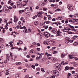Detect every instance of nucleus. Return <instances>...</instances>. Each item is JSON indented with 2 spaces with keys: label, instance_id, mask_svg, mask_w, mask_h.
Returning <instances> with one entry per match:
<instances>
[{
  "label": "nucleus",
  "instance_id": "obj_13",
  "mask_svg": "<svg viewBox=\"0 0 78 78\" xmlns=\"http://www.w3.org/2000/svg\"><path fill=\"white\" fill-rule=\"evenodd\" d=\"M4 42V40L3 39L0 40V43L2 44V43H3Z\"/></svg>",
  "mask_w": 78,
  "mask_h": 78
},
{
  "label": "nucleus",
  "instance_id": "obj_42",
  "mask_svg": "<svg viewBox=\"0 0 78 78\" xmlns=\"http://www.w3.org/2000/svg\"><path fill=\"white\" fill-rule=\"evenodd\" d=\"M9 60H5L4 61V62L5 63V64H6V62H7V61H8Z\"/></svg>",
  "mask_w": 78,
  "mask_h": 78
},
{
  "label": "nucleus",
  "instance_id": "obj_45",
  "mask_svg": "<svg viewBox=\"0 0 78 78\" xmlns=\"http://www.w3.org/2000/svg\"><path fill=\"white\" fill-rule=\"evenodd\" d=\"M55 75H53L51 77H50V78H55Z\"/></svg>",
  "mask_w": 78,
  "mask_h": 78
},
{
  "label": "nucleus",
  "instance_id": "obj_25",
  "mask_svg": "<svg viewBox=\"0 0 78 78\" xmlns=\"http://www.w3.org/2000/svg\"><path fill=\"white\" fill-rule=\"evenodd\" d=\"M44 53H41V54L40 53H38V54L40 55V57H41V56H42V55H44Z\"/></svg>",
  "mask_w": 78,
  "mask_h": 78
},
{
  "label": "nucleus",
  "instance_id": "obj_57",
  "mask_svg": "<svg viewBox=\"0 0 78 78\" xmlns=\"http://www.w3.org/2000/svg\"><path fill=\"white\" fill-rule=\"evenodd\" d=\"M69 27H70V28H74V27L70 25Z\"/></svg>",
  "mask_w": 78,
  "mask_h": 78
},
{
  "label": "nucleus",
  "instance_id": "obj_40",
  "mask_svg": "<svg viewBox=\"0 0 78 78\" xmlns=\"http://www.w3.org/2000/svg\"><path fill=\"white\" fill-rule=\"evenodd\" d=\"M34 59H33V58H31L30 59V60H29V61H33Z\"/></svg>",
  "mask_w": 78,
  "mask_h": 78
},
{
  "label": "nucleus",
  "instance_id": "obj_14",
  "mask_svg": "<svg viewBox=\"0 0 78 78\" xmlns=\"http://www.w3.org/2000/svg\"><path fill=\"white\" fill-rule=\"evenodd\" d=\"M52 59L53 61H57V58H53Z\"/></svg>",
  "mask_w": 78,
  "mask_h": 78
},
{
  "label": "nucleus",
  "instance_id": "obj_27",
  "mask_svg": "<svg viewBox=\"0 0 78 78\" xmlns=\"http://www.w3.org/2000/svg\"><path fill=\"white\" fill-rule=\"evenodd\" d=\"M24 28V29H26V27L25 26H23V27H20V29H22V30Z\"/></svg>",
  "mask_w": 78,
  "mask_h": 78
},
{
  "label": "nucleus",
  "instance_id": "obj_62",
  "mask_svg": "<svg viewBox=\"0 0 78 78\" xmlns=\"http://www.w3.org/2000/svg\"><path fill=\"white\" fill-rule=\"evenodd\" d=\"M52 21H55V20H56V19H55V18H53L52 20Z\"/></svg>",
  "mask_w": 78,
  "mask_h": 78
},
{
  "label": "nucleus",
  "instance_id": "obj_49",
  "mask_svg": "<svg viewBox=\"0 0 78 78\" xmlns=\"http://www.w3.org/2000/svg\"><path fill=\"white\" fill-rule=\"evenodd\" d=\"M62 64L63 65H65V63L64 61L62 62Z\"/></svg>",
  "mask_w": 78,
  "mask_h": 78
},
{
  "label": "nucleus",
  "instance_id": "obj_50",
  "mask_svg": "<svg viewBox=\"0 0 78 78\" xmlns=\"http://www.w3.org/2000/svg\"><path fill=\"white\" fill-rule=\"evenodd\" d=\"M41 14L39 13L38 14H37V16L38 17H40V16H41Z\"/></svg>",
  "mask_w": 78,
  "mask_h": 78
},
{
  "label": "nucleus",
  "instance_id": "obj_7",
  "mask_svg": "<svg viewBox=\"0 0 78 78\" xmlns=\"http://www.w3.org/2000/svg\"><path fill=\"white\" fill-rule=\"evenodd\" d=\"M71 75V74L70 73H69L68 74V76L67 78H72V77L70 76Z\"/></svg>",
  "mask_w": 78,
  "mask_h": 78
},
{
  "label": "nucleus",
  "instance_id": "obj_37",
  "mask_svg": "<svg viewBox=\"0 0 78 78\" xmlns=\"http://www.w3.org/2000/svg\"><path fill=\"white\" fill-rule=\"evenodd\" d=\"M68 9H69L70 11H72V9H70V7L69 6L68 7Z\"/></svg>",
  "mask_w": 78,
  "mask_h": 78
},
{
  "label": "nucleus",
  "instance_id": "obj_53",
  "mask_svg": "<svg viewBox=\"0 0 78 78\" xmlns=\"http://www.w3.org/2000/svg\"><path fill=\"white\" fill-rule=\"evenodd\" d=\"M11 60L12 61H15V59H14L13 58H12V59L11 58Z\"/></svg>",
  "mask_w": 78,
  "mask_h": 78
},
{
  "label": "nucleus",
  "instance_id": "obj_20",
  "mask_svg": "<svg viewBox=\"0 0 78 78\" xmlns=\"http://www.w3.org/2000/svg\"><path fill=\"white\" fill-rule=\"evenodd\" d=\"M27 29H26L24 30H23V32L24 33H28V31H27Z\"/></svg>",
  "mask_w": 78,
  "mask_h": 78
},
{
  "label": "nucleus",
  "instance_id": "obj_4",
  "mask_svg": "<svg viewBox=\"0 0 78 78\" xmlns=\"http://www.w3.org/2000/svg\"><path fill=\"white\" fill-rule=\"evenodd\" d=\"M18 20V19L17 18V17H16V16H15L14 18V22H17Z\"/></svg>",
  "mask_w": 78,
  "mask_h": 78
},
{
  "label": "nucleus",
  "instance_id": "obj_60",
  "mask_svg": "<svg viewBox=\"0 0 78 78\" xmlns=\"http://www.w3.org/2000/svg\"><path fill=\"white\" fill-rule=\"evenodd\" d=\"M62 2H59V4L61 5H62Z\"/></svg>",
  "mask_w": 78,
  "mask_h": 78
},
{
  "label": "nucleus",
  "instance_id": "obj_24",
  "mask_svg": "<svg viewBox=\"0 0 78 78\" xmlns=\"http://www.w3.org/2000/svg\"><path fill=\"white\" fill-rule=\"evenodd\" d=\"M69 58L70 59H72V58H73V56L72 55H69Z\"/></svg>",
  "mask_w": 78,
  "mask_h": 78
},
{
  "label": "nucleus",
  "instance_id": "obj_56",
  "mask_svg": "<svg viewBox=\"0 0 78 78\" xmlns=\"http://www.w3.org/2000/svg\"><path fill=\"white\" fill-rule=\"evenodd\" d=\"M13 8H16V6L15 5H14L13 7Z\"/></svg>",
  "mask_w": 78,
  "mask_h": 78
},
{
  "label": "nucleus",
  "instance_id": "obj_19",
  "mask_svg": "<svg viewBox=\"0 0 78 78\" xmlns=\"http://www.w3.org/2000/svg\"><path fill=\"white\" fill-rule=\"evenodd\" d=\"M34 24L35 25H38V22L37 21L34 22Z\"/></svg>",
  "mask_w": 78,
  "mask_h": 78
},
{
  "label": "nucleus",
  "instance_id": "obj_64",
  "mask_svg": "<svg viewBox=\"0 0 78 78\" xmlns=\"http://www.w3.org/2000/svg\"><path fill=\"white\" fill-rule=\"evenodd\" d=\"M75 76H76L75 77L76 78H78V75H76Z\"/></svg>",
  "mask_w": 78,
  "mask_h": 78
},
{
  "label": "nucleus",
  "instance_id": "obj_18",
  "mask_svg": "<svg viewBox=\"0 0 78 78\" xmlns=\"http://www.w3.org/2000/svg\"><path fill=\"white\" fill-rule=\"evenodd\" d=\"M20 77V76L18 75V74H16V78H19Z\"/></svg>",
  "mask_w": 78,
  "mask_h": 78
},
{
  "label": "nucleus",
  "instance_id": "obj_38",
  "mask_svg": "<svg viewBox=\"0 0 78 78\" xmlns=\"http://www.w3.org/2000/svg\"><path fill=\"white\" fill-rule=\"evenodd\" d=\"M37 51H40V50H41V49L40 48H37Z\"/></svg>",
  "mask_w": 78,
  "mask_h": 78
},
{
  "label": "nucleus",
  "instance_id": "obj_23",
  "mask_svg": "<svg viewBox=\"0 0 78 78\" xmlns=\"http://www.w3.org/2000/svg\"><path fill=\"white\" fill-rule=\"evenodd\" d=\"M73 23L74 25H76L77 24V23H76L75 21H73Z\"/></svg>",
  "mask_w": 78,
  "mask_h": 78
},
{
  "label": "nucleus",
  "instance_id": "obj_54",
  "mask_svg": "<svg viewBox=\"0 0 78 78\" xmlns=\"http://www.w3.org/2000/svg\"><path fill=\"white\" fill-rule=\"evenodd\" d=\"M5 28L6 30H8V27L6 26H5Z\"/></svg>",
  "mask_w": 78,
  "mask_h": 78
},
{
  "label": "nucleus",
  "instance_id": "obj_10",
  "mask_svg": "<svg viewBox=\"0 0 78 78\" xmlns=\"http://www.w3.org/2000/svg\"><path fill=\"white\" fill-rule=\"evenodd\" d=\"M34 52V50L33 49L31 50L30 51V53H33Z\"/></svg>",
  "mask_w": 78,
  "mask_h": 78
},
{
  "label": "nucleus",
  "instance_id": "obj_32",
  "mask_svg": "<svg viewBox=\"0 0 78 78\" xmlns=\"http://www.w3.org/2000/svg\"><path fill=\"white\" fill-rule=\"evenodd\" d=\"M73 20H75L74 21L76 22H77L78 21V19H73Z\"/></svg>",
  "mask_w": 78,
  "mask_h": 78
},
{
  "label": "nucleus",
  "instance_id": "obj_59",
  "mask_svg": "<svg viewBox=\"0 0 78 78\" xmlns=\"http://www.w3.org/2000/svg\"><path fill=\"white\" fill-rule=\"evenodd\" d=\"M9 73L8 72L6 73L5 75H9Z\"/></svg>",
  "mask_w": 78,
  "mask_h": 78
},
{
  "label": "nucleus",
  "instance_id": "obj_33",
  "mask_svg": "<svg viewBox=\"0 0 78 78\" xmlns=\"http://www.w3.org/2000/svg\"><path fill=\"white\" fill-rule=\"evenodd\" d=\"M56 49V47H54L51 48V50H54V49Z\"/></svg>",
  "mask_w": 78,
  "mask_h": 78
},
{
  "label": "nucleus",
  "instance_id": "obj_55",
  "mask_svg": "<svg viewBox=\"0 0 78 78\" xmlns=\"http://www.w3.org/2000/svg\"><path fill=\"white\" fill-rule=\"evenodd\" d=\"M10 47H12V44L11 43H10Z\"/></svg>",
  "mask_w": 78,
  "mask_h": 78
},
{
  "label": "nucleus",
  "instance_id": "obj_11",
  "mask_svg": "<svg viewBox=\"0 0 78 78\" xmlns=\"http://www.w3.org/2000/svg\"><path fill=\"white\" fill-rule=\"evenodd\" d=\"M41 72H42L44 73L45 72V69H44L43 68H41Z\"/></svg>",
  "mask_w": 78,
  "mask_h": 78
},
{
  "label": "nucleus",
  "instance_id": "obj_58",
  "mask_svg": "<svg viewBox=\"0 0 78 78\" xmlns=\"http://www.w3.org/2000/svg\"><path fill=\"white\" fill-rule=\"evenodd\" d=\"M2 48H5V46L3 44H2Z\"/></svg>",
  "mask_w": 78,
  "mask_h": 78
},
{
  "label": "nucleus",
  "instance_id": "obj_30",
  "mask_svg": "<svg viewBox=\"0 0 78 78\" xmlns=\"http://www.w3.org/2000/svg\"><path fill=\"white\" fill-rule=\"evenodd\" d=\"M58 19H59V20H62V17H58Z\"/></svg>",
  "mask_w": 78,
  "mask_h": 78
},
{
  "label": "nucleus",
  "instance_id": "obj_12",
  "mask_svg": "<svg viewBox=\"0 0 78 78\" xmlns=\"http://www.w3.org/2000/svg\"><path fill=\"white\" fill-rule=\"evenodd\" d=\"M31 67H32V68H33V69H35V65H32L31 66Z\"/></svg>",
  "mask_w": 78,
  "mask_h": 78
},
{
  "label": "nucleus",
  "instance_id": "obj_28",
  "mask_svg": "<svg viewBox=\"0 0 78 78\" xmlns=\"http://www.w3.org/2000/svg\"><path fill=\"white\" fill-rule=\"evenodd\" d=\"M20 44H23V42L21 40L19 41Z\"/></svg>",
  "mask_w": 78,
  "mask_h": 78
},
{
  "label": "nucleus",
  "instance_id": "obj_48",
  "mask_svg": "<svg viewBox=\"0 0 78 78\" xmlns=\"http://www.w3.org/2000/svg\"><path fill=\"white\" fill-rule=\"evenodd\" d=\"M69 41L71 43H72L73 42V40H70V41Z\"/></svg>",
  "mask_w": 78,
  "mask_h": 78
},
{
  "label": "nucleus",
  "instance_id": "obj_3",
  "mask_svg": "<svg viewBox=\"0 0 78 78\" xmlns=\"http://www.w3.org/2000/svg\"><path fill=\"white\" fill-rule=\"evenodd\" d=\"M43 34H44V36H46V37H50V33L47 32H44L43 33Z\"/></svg>",
  "mask_w": 78,
  "mask_h": 78
},
{
  "label": "nucleus",
  "instance_id": "obj_31",
  "mask_svg": "<svg viewBox=\"0 0 78 78\" xmlns=\"http://www.w3.org/2000/svg\"><path fill=\"white\" fill-rule=\"evenodd\" d=\"M39 57H37L36 58V59H37V60H39V59L41 58V57H40V56Z\"/></svg>",
  "mask_w": 78,
  "mask_h": 78
},
{
  "label": "nucleus",
  "instance_id": "obj_1",
  "mask_svg": "<svg viewBox=\"0 0 78 78\" xmlns=\"http://www.w3.org/2000/svg\"><path fill=\"white\" fill-rule=\"evenodd\" d=\"M52 74L55 75V76H58L59 75V73L58 71L55 70L52 71Z\"/></svg>",
  "mask_w": 78,
  "mask_h": 78
},
{
  "label": "nucleus",
  "instance_id": "obj_61",
  "mask_svg": "<svg viewBox=\"0 0 78 78\" xmlns=\"http://www.w3.org/2000/svg\"><path fill=\"white\" fill-rule=\"evenodd\" d=\"M73 45H75V46L76 45V42L75 43H73Z\"/></svg>",
  "mask_w": 78,
  "mask_h": 78
},
{
  "label": "nucleus",
  "instance_id": "obj_47",
  "mask_svg": "<svg viewBox=\"0 0 78 78\" xmlns=\"http://www.w3.org/2000/svg\"><path fill=\"white\" fill-rule=\"evenodd\" d=\"M27 58H30V56L29 55H27Z\"/></svg>",
  "mask_w": 78,
  "mask_h": 78
},
{
  "label": "nucleus",
  "instance_id": "obj_52",
  "mask_svg": "<svg viewBox=\"0 0 78 78\" xmlns=\"http://www.w3.org/2000/svg\"><path fill=\"white\" fill-rule=\"evenodd\" d=\"M51 42L52 43H54V42H55V41L52 40H51Z\"/></svg>",
  "mask_w": 78,
  "mask_h": 78
},
{
  "label": "nucleus",
  "instance_id": "obj_29",
  "mask_svg": "<svg viewBox=\"0 0 78 78\" xmlns=\"http://www.w3.org/2000/svg\"><path fill=\"white\" fill-rule=\"evenodd\" d=\"M48 10V9H47L46 8H44L43 9V11H47Z\"/></svg>",
  "mask_w": 78,
  "mask_h": 78
},
{
  "label": "nucleus",
  "instance_id": "obj_21",
  "mask_svg": "<svg viewBox=\"0 0 78 78\" xmlns=\"http://www.w3.org/2000/svg\"><path fill=\"white\" fill-rule=\"evenodd\" d=\"M18 4H17V5L18 6H20L21 5V3H20V2H16Z\"/></svg>",
  "mask_w": 78,
  "mask_h": 78
},
{
  "label": "nucleus",
  "instance_id": "obj_51",
  "mask_svg": "<svg viewBox=\"0 0 78 78\" xmlns=\"http://www.w3.org/2000/svg\"><path fill=\"white\" fill-rule=\"evenodd\" d=\"M49 13L51 14H53V12H51V11H49Z\"/></svg>",
  "mask_w": 78,
  "mask_h": 78
},
{
  "label": "nucleus",
  "instance_id": "obj_5",
  "mask_svg": "<svg viewBox=\"0 0 78 78\" xmlns=\"http://www.w3.org/2000/svg\"><path fill=\"white\" fill-rule=\"evenodd\" d=\"M57 69H58V70H61V66L59 65V64H58L57 66Z\"/></svg>",
  "mask_w": 78,
  "mask_h": 78
},
{
  "label": "nucleus",
  "instance_id": "obj_39",
  "mask_svg": "<svg viewBox=\"0 0 78 78\" xmlns=\"http://www.w3.org/2000/svg\"><path fill=\"white\" fill-rule=\"evenodd\" d=\"M31 57L32 58H34L35 57V55H31Z\"/></svg>",
  "mask_w": 78,
  "mask_h": 78
},
{
  "label": "nucleus",
  "instance_id": "obj_63",
  "mask_svg": "<svg viewBox=\"0 0 78 78\" xmlns=\"http://www.w3.org/2000/svg\"><path fill=\"white\" fill-rule=\"evenodd\" d=\"M21 20H23V17H21L20 18Z\"/></svg>",
  "mask_w": 78,
  "mask_h": 78
},
{
  "label": "nucleus",
  "instance_id": "obj_16",
  "mask_svg": "<svg viewBox=\"0 0 78 78\" xmlns=\"http://www.w3.org/2000/svg\"><path fill=\"white\" fill-rule=\"evenodd\" d=\"M65 56V55L64 54H61V58H64Z\"/></svg>",
  "mask_w": 78,
  "mask_h": 78
},
{
  "label": "nucleus",
  "instance_id": "obj_22",
  "mask_svg": "<svg viewBox=\"0 0 78 78\" xmlns=\"http://www.w3.org/2000/svg\"><path fill=\"white\" fill-rule=\"evenodd\" d=\"M50 73V72H49V71L47 70L46 72V75H48V74H49Z\"/></svg>",
  "mask_w": 78,
  "mask_h": 78
},
{
  "label": "nucleus",
  "instance_id": "obj_2",
  "mask_svg": "<svg viewBox=\"0 0 78 78\" xmlns=\"http://www.w3.org/2000/svg\"><path fill=\"white\" fill-rule=\"evenodd\" d=\"M10 56H9V55H6V56L7 58H6V60H7V61H9V59H11V58H12V53L11 52L10 53Z\"/></svg>",
  "mask_w": 78,
  "mask_h": 78
},
{
  "label": "nucleus",
  "instance_id": "obj_15",
  "mask_svg": "<svg viewBox=\"0 0 78 78\" xmlns=\"http://www.w3.org/2000/svg\"><path fill=\"white\" fill-rule=\"evenodd\" d=\"M69 40L68 39L66 40V41H65L66 43V44H68V43H69Z\"/></svg>",
  "mask_w": 78,
  "mask_h": 78
},
{
  "label": "nucleus",
  "instance_id": "obj_8",
  "mask_svg": "<svg viewBox=\"0 0 78 78\" xmlns=\"http://www.w3.org/2000/svg\"><path fill=\"white\" fill-rule=\"evenodd\" d=\"M59 64H55L54 66V67L55 68V69H57V68L58 67V66Z\"/></svg>",
  "mask_w": 78,
  "mask_h": 78
},
{
  "label": "nucleus",
  "instance_id": "obj_9",
  "mask_svg": "<svg viewBox=\"0 0 78 78\" xmlns=\"http://www.w3.org/2000/svg\"><path fill=\"white\" fill-rule=\"evenodd\" d=\"M69 69V67H68V66H66L65 68V70H68Z\"/></svg>",
  "mask_w": 78,
  "mask_h": 78
},
{
  "label": "nucleus",
  "instance_id": "obj_36",
  "mask_svg": "<svg viewBox=\"0 0 78 78\" xmlns=\"http://www.w3.org/2000/svg\"><path fill=\"white\" fill-rule=\"evenodd\" d=\"M11 0H10L9 1H8V4H9V3H11Z\"/></svg>",
  "mask_w": 78,
  "mask_h": 78
},
{
  "label": "nucleus",
  "instance_id": "obj_17",
  "mask_svg": "<svg viewBox=\"0 0 78 78\" xmlns=\"http://www.w3.org/2000/svg\"><path fill=\"white\" fill-rule=\"evenodd\" d=\"M24 78H29V75H26L24 77Z\"/></svg>",
  "mask_w": 78,
  "mask_h": 78
},
{
  "label": "nucleus",
  "instance_id": "obj_34",
  "mask_svg": "<svg viewBox=\"0 0 78 78\" xmlns=\"http://www.w3.org/2000/svg\"><path fill=\"white\" fill-rule=\"evenodd\" d=\"M72 17H73V16L72 15H69V17H71V18H72Z\"/></svg>",
  "mask_w": 78,
  "mask_h": 78
},
{
  "label": "nucleus",
  "instance_id": "obj_41",
  "mask_svg": "<svg viewBox=\"0 0 78 78\" xmlns=\"http://www.w3.org/2000/svg\"><path fill=\"white\" fill-rule=\"evenodd\" d=\"M40 62H44V61L43 60V59H41L40 60Z\"/></svg>",
  "mask_w": 78,
  "mask_h": 78
},
{
  "label": "nucleus",
  "instance_id": "obj_35",
  "mask_svg": "<svg viewBox=\"0 0 78 78\" xmlns=\"http://www.w3.org/2000/svg\"><path fill=\"white\" fill-rule=\"evenodd\" d=\"M69 69H70V70H72V69H73L74 68L73 67H69Z\"/></svg>",
  "mask_w": 78,
  "mask_h": 78
},
{
  "label": "nucleus",
  "instance_id": "obj_6",
  "mask_svg": "<svg viewBox=\"0 0 78 78\" xmlns=\"http://www.w3.org/2000/svg\"><path fill=\"white\" fill-rule=\"evenodd\" d=\"M15 64L16 66H18L19 65H21L22 64V63L20 62H16Z\"/></svg>",
  "mask_w": 78,
  "mask_h": 78
},
{
  "label": "nucleus",
  "instance_id": "obj_43",
  "mask_svg": "<svg viewBox=\"0 0 78 78\" xmlns=\"http://www.w3.org/2000/svg\"><path fill=\"white\" fill-rule=\"evenodd\" d=\"M47 56H52V55L51 54H48Z\"/></svg>",
  "mask_w": 78,
  "mask_h": 78
},
{
  "label": "nucleus",
  "instance_id": "obj_26",
  "mask_svg": "<svg viewBox=\"0 0 78 78\" xmlns=\"http://www.w3.org/2000/svg\"><path fill=\"white\" fill-rule=\"evenodd\" d=\"M58 53V51H56L53 52V54H56V53Z\"/></svg>",
  "mask_w": 78,
  "mask_h": 78
},
{
  "label": "nucleus",
  "instance_id": "obj_44",
  "mask_svg": "<svg viewBox=\"0 0 78 78\" xmlns=\"http://www.w3.org/2000/svg\"><path fill=\"white\" fill-rule=\"evenodd\" d=\"M68 34H72V32H68Z\"/></svg>",
  "mask_w": 78,
  "mask_h": 78
},
{
  "label": "nucleus",
  "instance_id": "obj_46",
  "mask_svg": "<svg viewBox=\"0 0 78 78\" xmlns=\"http://www.w3.org/2000/svg\"><path fill=\"white\" fill-rule=\"evenodd\" d=\"M69 22H73V21L72 20H69Z\"/></svg>",
  "mask_w": 78,
  "mask_h": 78
}]
</instances>
